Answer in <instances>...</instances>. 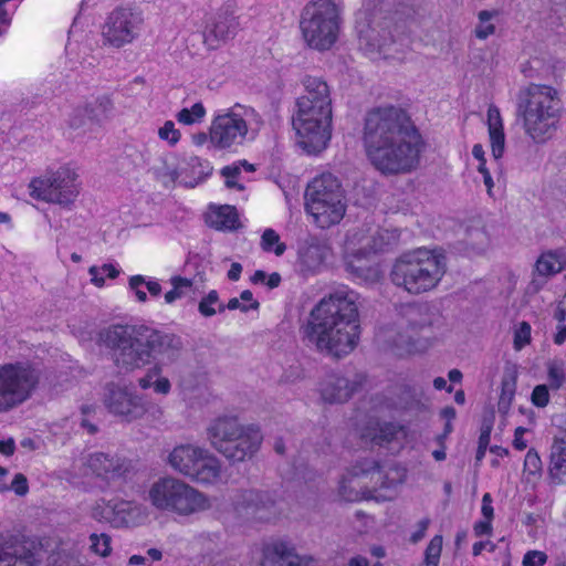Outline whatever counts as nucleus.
Here are the masks:
<instances>
[{"label": "nucleus", "instance_id": "nucleus-1", "mask_svg": "<svg viewBox=\"0 0 566 566\" xmlns=\"http://www.w3.org/2000/svg\"><path fill=\"white\" fill-rule=\"evenodd\" d=\"M363 142L371 165L390 176L416 169L423 147L410 116L397 106L377 107L367 113Z\"/></svg>", "mask_w": 566, "mask_h": 566}, {"label": "nucleus", "instance_id": "nucleus-2", "mask_svg": "<svg viewBox=\"0 0 566 566\" xmlns=\"http://www.w3.org/2000/svg\"><path fill=\"white\" fill-rule=\"evenodd\" d=\"M98 340L109 350L119 374H130L156 361L146 371L154 380L161 377L164 366L179 360L184 349L179 336L143 324L111 325L99 332Z\"/></svg>", "mask_w": 566, "mask_h": 566}, {"label": "nucleus", "instance_id": "nucleus-3", "mask_svg": "<svg viewBox=\"0 0 566 566\" xmlns=\"http://www.w3.org/2000/svg\"><path fill=\"white\" fill-rule=\"evenodd\" d=\"M300 334L306 347L318 354L342 358L359 340V313L356 294L339 290L323 297L308 313Z\"/></svg>", "mask_w": 566, "mask_h": 566}, {"label": "nucleus", "instance_id": "nucleus-4", "mask_svg": "<svg viewBox=\"0 0 566 566\" xmlns=\"http://www.w3.org/2000/svg\"><path fill=\"white\" fill-rule=\"evenodd\" d=\"M557 91L547 85L531 84L518 95L517 113L525 133L536 143L549 139L559 117Z\"/></svg>", "mask_w": 566, "mask_h": 566}, {"label": "nucleus", "instance_id": "nucleus-5", "mask_svg": "<svg viewBox=\"0 0 566 566\" xmlns=\"http://www.w3.org/2000/svg\"><path fill=\"white\" fill-rule=\"evenodd\" d=\"M446 273L442 254L427 249H417L401 254L390 272L392 283L410 294H420L434 289Z\"/></svg>", "mask_w": 566, "mask_h": 566}, {"label": "nucleus", "instance_id": "nucleus-6", "mask_svg": "<svg viewBox=\"0 0 566 566\" xmlns=\"http://www.w3.org/2000/svg\"><path fill=\"white\" fill-rule=\"evenodd\" d=\"M147 500L157 511L181 517L196 515L212 507L207 494L174 476L156 480L147 491Z\"/></svg>", "mask_w": 566, "mask_h": 566}, {"label": "nucleus", "instance_id": "nucleus-7", "mask_svg": "<svg viewBox=\"0 0 566 566\" xmlns=\"http://www.w3.org/2000/svg\"><path fill=\"white\" fill-rule=\"evenodd\" d=\"M262 124L259 113L239 103L216 115L209 128V143L219 150H232L254 139Z\"/></svg>", "mask_w": 566, "mask_h": 566}, {"label": "nucleus", "instance_id": "nucleus-8", "mask_svg": "<svg viewBox=\"0 0 566 566\" xmlns=\"http://www.w3.org/2000/svg\"><path fill=\"white\" fill-rule=\"evenodd\" d=\"M305 209L317 227L328 229L342 221L346 212L345 192L332 174L315 177L305 190Z\"/></svg>", "mask_w": 566, "mask_h": 566}, {"label": "nucleus", "instance_id": "nucleus-9", "mask_svg": "<svg viewBox=\"0 0 566 566\" xmlns=\"http://www.w3.org/2000/svg\"><path fill=\"white\" fill-rule=\"evenodd\" d=\"M339 28L340 9L333 0H312L301 11L300 30L311 49L329 50L337 41Z\"/></svg>", "mask_w": 566, "mask_h": 566}, {"label": "nucleus", "instance_id": "nucleus-10", "mask_svg": "<svg viewBox=\"0 0 566 566\" xmlns=\"http://www.w3.org/2000/svg\"><path fill=\"white\" fill-rule=\"evenodd\" d=\"M167 464L177 473L201 484H214L221 479V462L209 450L197 444L176 446Z\"/></svg>", "mask_w": 566, "mask_h": 566}, {"label": "nucleus", "instance_id": "nucleus-11", "mask_svg": "<svg viewBox=\"0 0 566 566\" xmlns=\"http://www.w3.org/2000/svg\"><path fill=\"white\" fill-rule=\"evenodd\" d=\"M332 108L311 105L307 101L296 104L293 127L297 144L308 154H316L326 148L331 139Z\"/></svg>", "mask_w": 566, "mask_h": 566}, {"label": "nucleus", "instance_id": "nucleus-12", "mask_svg": "<svg viewBox=\"0 0 566 566\" xmlns=\"http://www.w3.org/2000/svg\"><path fill=\"white\" fill-rule=\"evenodd\" d=\"M39 381V370L30 365L17 363L0 366V413L28 400Z\"/></svg>", "mask_w": 566, "mask_h": 566}, {"label": "nucleus", "instance_id": "nucleus-13", "mask_svg": "<svg viewBox=\"0 0 566 566\" xmlns=\"http://www.w3.org/2000/svg\"><path fill=\"white\" fill-rule=\"evenodd\" d=\"M30 195L46 202L70 206L80 193L77 172L69 167H60L30 182Z\"/></svg>", "mask_w": 566, "mask_h": 566}, {"label": "nucleus", "instance_id": "nucleus-14", "mask_svg": "<svg viewBox=\"0 0 566 566\" xmlns=\"http://www.w3.org/2000/svg\"><path fill=\"white\" fill-rule=\"evenodd\" d=\"M143 11L137 8L118 7L105 19L101 35L103 43L120 49L138 39L144 27Z\"/></svg>", "mask_w": 566, "mask_h": 566}, {"label": "nucleus", "instance_id": "nucleus-15", "mask_svg": "<svg viewBox=\"0 0 566 566\" xmlns=\"http://www.w3.org/2000/svg\"><path fill=\"white\" fill-rule=\"evenodd\" d=\"M439 321L438 314L433 313L426 304L408 305L403 310V318L399 323L400 329L392 338V345L400 349L411 352L416 349L418 336L426 337L431 332V327Z\"/></svg>", "mask_w": 566, "mask_h": 566}, {"label": "nucleus", "instance_id": "nucleus-16", "mask_svg": "<svg viewBox=\"0 0 566 566\" xmlns=\"http://www.w3.org/2000/svg\"><path fill=\"white\" fill-rule=\"evenodd\" d=\"M102 401L109 413L128 422L140 419L148 411V403L142 396L115 381L104 386Z\"/></svg>", "mask_w": 566, "mask_h": 566}, {"label": "nucleus", "instance_id": "nucleus-17", "mask_svg": "<svg viewBox=\"0 0 566 566\" xmlns=\"http://www.w3.org/2000/svg\"><path fill=\"white\" fill-rule=\"evenodd\" d=\"M92 517L120 528L142 524L147 518V513L146 509L136 502L117 500L97 503L92 510Z\"/></svg>", "mask_w": 566, "mask_h": 566}, {"label": "nucleus", "instance_id": "nucleus-18", "mask_svg": "<svg viewBox=\"0 0 566 566\" xmlns=\"http://www.w3.org/2000/svg\"><path fill=\"white\" fill-rule=\"evenodd\" d=\"M256 566H318L313 555L297 553L295 544L286 538L263 543Z\"/></svg>", "mask_w": 566, "mask_h": 566}, {"label": "nucleus", "instance_id": "nucleus-19", "mask_svg": "<svg viewBox=\"0 0 566 566\" xmlns=\"http://www.w3.org/2000/svg\"><path fill=\"white\" fill-rule=\"evenodd\" d=\"M234 510L245 516L270 520L277 515L274 495L263 490H241L233 497Z\"/></svg>", "mask_w": 566, "mask_h": 566}, {"label": "nucleus", "instance_id": "nucleus-20", "mask_svg": "<svg viewBox=\"0 0 566 566\" xmlns=\"http://www.w3.org/2000/svg\"><path fill=\"white\" fill-rule=\"evenodd\" d=\"M364 381L365 377L360 374H329L321 382L322 399L329 403H343L361 388Z\"/></svg>", "mask_w": 566, "mask_h": 566}, {"label": "nucleus", "instance_id": "nucleus-21", "mask_svg": "<svg viewBox=\"0 0 566 566\" xmlns=\"http://www.w3.org/2000/svg\"><path fill=\"white\" fill-rule=\"evenodd\" d=\"M239 20L232 10L221 8L213 14L203 31L205 43L210 49H217L221 43L232 39L239 29Z\"/></svg>", "mask_w": 566, "mask_h": 566}, {"label": "nucleus", "instance_id": "nucleus-22", "mask_svg": "<svg viewBox=\"0 0 566 566\" xmlns=\"http://www.w3.org/2000/svg\"><path fill=\"white\" fill-rule=\"evenodd\" d=\"M263 436L255 424H244L241 433L231 441L222 455L232 462L251 459L260 449Z\"/></svg>", "mask_w": 566, "mask_h": 566}, {"label": "nucleus", "instance_id": "nucleus-23", "mask_svg": "<svg viewBox=\"0 0 566 566\" xmlns=\"http://www.w3.org/2000/svg\"><path fill=\"white\" fill-rule=\"evenodd\" d=\"M41 563L33 543L13 541L0 548V566H39Z\"/></svg>", "mask_w": 566, "mask_h": 566}, {"label": "nucleus", "instance_id": "nucleus-24", "mask_svg": "<svg viewBox=\"0 0 566 566\" xmlns=\"http://www.w3.org/2000/svg\"><path fill=\"white\" fill-rule=\"evenodd\" d=\"M244 423H241L237 417L223 416L214 419L207 428V437L210 444L219 452L223 453L224 448L235 437L241 433V428Z\"/></svg>", "mask_w": 566, "mask_h": 566}, {"label": "nucleus", "instance_id": "nucleus-25", "mask_svg": "<svg viewBox=\"0 0 566 566\" xmlns=\"http://www.w3.org/2000/svg\"><path fill=\"white\" fill-rule=\"evenodd\" d=\"M356 472L363 476L364 483L369 491L370 500H385L387 496L377 495L376 492L382 489H389L395 484V480L390 479L388 473L381 470L379 463L373 459H365L356 463Z\"/></svg>", "mask_w": 566, "mask_h": 566}, {"label": "nucleus", "instance_id": "nucleus-26", "mask_svg": "<svg viewBox=\"0 0 566 566\" xmlns=\"http://www.w3.org/2000/svg\"><path fill=\"white\" fill-rule=\"evenodd\" d=\"M87 464L96 475L107 480L123 476L129 471L130 462L117 454L95 452L88 457Z\"/></svg>", "mask_w": 566, "mask_h": 566}, {"label": "nucleus", "instance_id": "nucleus-27", "mask_svg": "<svg viewBox=\"0 0 566 566\" xmlns=\"http://www.w3.org/2000/svg\"><path fill=\"white\" fill-rule=\"evenodd\" d=\"M304 94L296 99V104H308L323 108H332L331 91L327 83L317 76L307 75L303 78Z\"/></svg>", "mask_w": 566, "mask_h": 566}, {"label": "nucleus", "instance_id": "nucleus-28", "mask_svg": "<svg viewBox=\"0 0 566 566\" xmlns=\"http://www.w3.org/2000/svg\"><path fill=\"white\" fill-rule=\"evenodd\" d=\"M113 109L114 105L112 99L107 96H102L96 98L94 103L86 105L84 108L75 109L70 124L74 128H80L84 125V117L101 123L112 115Z\"/></svg>", "mask_w": 566, "mask_h": 566}, {"label": "nucleus", "instance_id": "nucleus-29", "mask_svg": "<svg viewBox=\"0 0 566 566\" xmlns=\"http://www.w3.org/2000/svg\"><path fill=\"white\" fill-rule=\"evenodd\" d=\"M548 473L555 484L566 481V432L562 437H554L551 447Z\"/></svg>", "mask_w": 566, "mask_h": 566}, {"label": "nucleus", "instance_id": "nucleus-30", "mask_svg": "<svg viewBox=\"0 0 566 566\" xmlns=\"http://www.w3.org/2000/svg\"><path fill=\"white\" fill-rule=\"evenodd\" d=\"M360 39L365 40L366 44L369 45L371 50L384 51L394 42L390 21L385 20L382 23H376L374 21L368 29L360 31Z\"/></svg>", "mask_w": 566, "mask_h": 566}, {"label": "nucleus", "instance_id": "nucleus-31", "mask_svg": "<svg viewBox=\"0 0 566 566\" xmlns=\"http://www.w3.org/2000/svg\"><path fill=\"white\" fill-rule=\"evenodd\" d=\"M488 128L493 157L499 159L504 153L505 135L500 109L495 105L488 108Z\"/></svg>", "mask_w": 566, "mask_h": 566}, {"label": "nucleus", "instance_id": "nucleus-32", "mask_svg": "<svg viewBox=\"0 0 566 566\" xmlns=\"http://www.w3.org/2000/svg\"><path fill=\"white\" fill-rule=\"evenodd\" d=\"M363 476L356 472V464L352 468L348 476H346L339 486V493L345 501L357 502L361 500H370L369 491L364 484Z\"/></svg>", "mask_w": 566, "mask_h": 566}, {"label": "nucleus", "instance_id": "nucleus-33", "mask_svg": "<svg viewBox=\"0 0 566 566\" xmlns=\"http://www.w3.org/2000/svg\"><path fill=\"white\" fill-rule=\"evenodd\" d=\"M566 264L565 254L559 251H547L542 253L535 265L534 273L544 280L559 273Z\"/></svg>", "mask_w": 566, "mask_h": 566}, {"label": "nucleus", "instance_id": "nucleus-34", "mask_svg": "<svg viewBox=\"0 0 566 566\" xmlns=\"http://www.w3.org/2000/svg\"><path fill=\"white\" fill-rule=\"evenodd\" d=\"M329 249L319 243H312L300 251V261L310 271H316L326 261Z\"/></svg>", "mask_w": 566, "mask_h": 566}, {"label": "nucleus", "instance_id": "nucleus-35", "mask_svg": "<svg viewBox=\"0 0 566 566\" xmlns=\"http://www.w3.org/2000/svg\"><path fill=\"white\" fill-rule=\"evenodd\" d=\"M516 386H517V374L516 371H510L505 373L502 377L501 381V395L499 398V411L502 413H507L515 392H516Z\"/></svg>", "mask_w": 566, "mask_h": 566}, {"label": "nucleus", "instance_id": "nucleus-36", "mask_svg": "<svg viewBox=\"0 0 566 566\" xmlns=\"http://www.w3.org/2000/svg\"><path fill=\"white\" fill-rule=\"evenodd\" d=\"M219 230H234L239 224L238 212L234 207L223 206L214 212L212 221Z\"/></svg>", "mask_w": 566, "mask_h": 566}, {"label": "nucleus", "instance_id": "nucleus-37", "mask_svg": "<svg viewBox=\"0 0 566 566\" xmlns=\"http://www.w3.org/2000/svg\"><path fill=\"white\" fill-rule=\"evenodd\" d=\"M465 244L474 253H483L490 247V237L483 228H473L468 231Z\"/></svg>", "mask_w": 566, "mask_h": 566}, {"label": "nucleus", "instance_id": "nucleus-38", "mask_svg": "<svg viewBox=\"0 0 566 566\" xmlns=\"http://www.w3.org/2000/svg\"><path fill=\"white\" fill-rule=\"evenodd\" d=\"M548 387L558 390L566 381L565 364L563 360H552L547 363Z\"/></svg>", "mask_w": 566, "mask_h": 566}, {"label": "nucleus", "instance_id": "nucleus-39", "mask_svg": "<svg viewBox=\"0 0 566 566\" xmlns=\"http://www.w3.org/2000/svg\"><path fill=\"white\" fill-rule=\"evenodd\" d=\"M206 115V108L202 103H196L191 108H182L176 115L179 123L185 125H192L199 123Z\"/></svg>", "mask_w": 566, "mask_h": 566}, {"label": "nucleus", "instance_id": "nucleus-40", "mask_svg": "<svg viewBox=\"0 0 566 566\" xmlns=\"http://www.w3.org/2000/svg\"><path fill=\"white\" fill-rule=\"evenodd\" d=\"M497 14L496 11L482 10L479 12L478 18L480 23L475 28V36L480 40H485L495 32V27L489 21Z\"/></svg>", "mask_w": 566, "mask_h": 566}, {"label": "nucleus", "instance_id": "nucleus-41", "mask_svg": "<svg viewBox=\"0 0 566 566\" xmlns=\"http://www.w3.org/2000/svg\"><path fill=\"white\" fill-rule=\"evenodd\" d=\"M261 247L264 251H273L276 255H282L286 249L284 243H280V235L273 229H266L263 232Z\"/></svg>", "mask_w": 566, "mask_h": 566}, {"label": "nucleus", "instance_id": "nucleus-42", "mask_svg": "<svg viewBox=\"0 0 566 566\" xmlns=\"http://www.w3.org/2000/svg\"><path fill=\"white\" fill-rule=\"evenodd\" d=\"M170 283L172 285V290L168 291L165 294V301L168 304H171L176 300L182 297L185 294V290L192 286V282L189 279L182 276H172L170 279Z\"/></svg>", "mask_w": 566, "mask_h": 566}, {"label": "nucleus", "instance_id": "nucleus-43", "mask_svg": "<svg viewBox=\"0 0 566 566\" xmlns=\"http://www.w3.org/2000/svg\"><path fill=\"white\" fill-rule=\"evenodd\" d=\"M397 433L398 427L396 424L391 422L378 423L371 440L376 444L381 446L394 440Z\"/></svg>", "mask_w": 566, "mask_h": 566}, {"label": "nucleus", "instance_id": "nucleus-44", "mask_svg": "<svg viewBox=\"0 0 566 566\" xmlns=\"http://www.w3.org/2000/svg\"><path fill=\"white\" fill-rule=\"evenodd\" d=\"M91 549L103 557H106L111 554V536L102 533V534H91L90 535Z\"/></svg>", "mask_w": 566, "mask_h": 566}, {"label": "nucleus", "instance_id": "nucleus-45", "mask_svg": "<svg viewBox=\"0 0 566 566\" xmlns=\"http://www.w3.org/2000/svg\"><path fill=\"white\" fill-rule=\"evenodd\" d=\"M442 551V537L436 535L426 548V566H438Z\"/></svg>", "mask_w": 566, "mask_h": 566}, {"label": "nucleus", "instance_id": "nucleus-46", "mask_svg": "<svg viewBox=\"0 0 566 566\" xmlns=\"http://www.w3.org/2000/svg\"><path fill=\"white\" fill-rule=\"evenodd\" d=\"M219 304V294L211 290L198 304L199 313L205 317H211L217 313L216 305Z\"/></svg>", "mask_w": 566, "mask_h": 566}, {"label": "nucleus", "instance_id": "nucleus-47", "mask_svg": "<svg viewBox=\"0 0 566 566\" xmlns=\"http://www.w3.org/2000/svg\"><path fill=\"white\" fill-rule=\"evenodd\" d=\"M155 174L164 185L174 184L179 177L176 166L167 160L163 161L161 167L155 168Z\"/></svg>", "mask_w": 566, "mask_h": 566}, {"label": "nucleus", "instance_id": "nucleus-48", "mask_svg": "<svg viewBox=\"0 0 566 566\" xmlns=\"http://www.w3.org/2000/svg\"><path fill=\"white\" fill-rule=\"evenodd\" d=\"M531 342V325L527 322H521L514 331V348L521 350Z\"/></svg>", "mask_w": 566, "mask_h": 566}, {"label": "nucleus", "instance_id": "nucleus-49", "mask_svg": "<svg viewBox=\"0 0 566 566\" xmlns=\"http://www.w3.org/2000/svg\"><path fill=\"white\" fill-rule=\"evenodd\" d=\"M547 385H537L531 394V402L537 408H545L549 403V390Z\"/></svg>", "mask_w": 566, "mask_h": 566}, {"label": "nucleus", "instance_id": "nucleus-50", "mask_svg": "<svg viewBox=\"0 0 566 566\" xmlns=\"http://www.w3.org/2000/svg\"><path fill=\"white\" fill-rule=\"evenodd\" d=\"M391 235L388 230H378L371 238V244H369V249L373 252H382L390 244Z\"/></svg>", "mask_w": 566, "mask_h": 566}, {"label": "nucleus", "instance_id": "nucleus-51", "mask_svg": "<svg viewBox=\"0 0 566 566\" xmlns=\"http://www.w3.org/2000/svg\"><path fill=\"white\" fill-rule=\"evenodd\" d=\"M158 135L160 139L167 140L171 146L176 145L181 136L171 120H167L164 126L159 128Z\"/></svg>", "mask_w": 566, "mask_h": 566}, {"label": "nucleus", "instance_id": "nucleus-52", "mask_svg": "<svg viewBox=\"0 0 566 566\" xmlns=\"http://www.w3.org/2000/svg\"><path fill=\"white\" fill-rule=\"evenodd\" d=\"M9 489H12L17 495L24 496L29 492V484L25 475L22 473H17L11 483V488L3 486L0 489V491L3 492L8 491Z\"/></svg>", "mask_w": 566, "mask_h": 566}, {"label": "nucleus", "instance_id": "nucleus-53", "mask_svg": "<svg viewBox=\"0 0 566 566\" xmlns=\"http://www.w3.org/2000/svg\"><path fill=\"white\" fill-rule=\"evenodd\" d=\"M524 468L532 474H535L541 471L542 460L537 451H535L534 449L527 451L525 455Z\"/></svg>", "mask_w": 566, "mask_h": 566}, {"label": "nucleus", "instance_id": "nucleus-54", "mask_svg": "<svg viewBox=\"0 0 566 566\" xmlns=\"http://www.w3.org/2000/svg\"><path fill=\"white\" fill-rule=\"evenodd\" d=\"M547 555L541 551H530L523 557V566H543Z\"/></svg>", "mask_w": 566, "mask_h": 566}, {"label": "nucleus", "instance_id": "nucleus-55", "mask_svg": "<svg viewBox=\"0 0 566 566\" xmlns=\"http://www.w3.org/2000/svg\"><path fill=\"white\" fill-rule=\"evenodd\" d=\"M145 283L143 275H134L129 279V287L135 291L136 297L139 302L147 301V294L138 287Z\"/></svg>", "mask_w": 566, "mask_h": 566}, {"label": "nucleus", "instance_id": "nucleus-56", "mask_svg": "<svg viewBox=\"0 0 566 566\" xmlns=\"http://www.w3.org/2000/svg\"><path fill=\"white\" fill-rule=\"evenodd\" d=\"M482 515L485 520L492 521L494 516L493 506H492V497L490 493H485L482 497Z\"/></svg>", "mask_w": 566, "mask_h": 566}, {"label": "nucleus", "instance_id": "nucleus-57", "mask_svg": "<svg viewBox=\"0 0 566 566\" xmlns=\"http://www.w3.org/2000/svg\"><path fill=\"white\" fill-rule=\"evenodd\" d=\"M170 389H171V385H170V381L168 378L159 377V378L155 379V381H154L155 392L166 396L170 392Z\"/></svg>", "mask_w": 566, "mask_h": 566}, {"label": "nucleus", "instance_id": "nucleus-58", "mask_svg": "<svg viewBox=\"0 0 566 566\" xmlns=\"http://www.w3.org/2000/svg\"><path fill=\"white\" fill-rule=\"evenodd\" d=\"M88 273L91 275L92 283L97 286L102 287L105 284V280L103 277V272H101V268L93 265L88 269Z\"/></svg>", "mask_w": 566, "mask_h": 566}, {"label": "nucleus", "instance_id": "nucleus-59", "mask_svg": "<svg viewBox=\"0 0 566 566\" xmlns=\"http://www.w3.org/2000/svg\"><path fill=\"white\" fill-rule=\"evenodd\" d=\"M525 432H526V429L523 427H517L514 432L513 446L515 449H517L520 451L526 449V447H527L526 441L523 438Z\"/></svg>", "mask_w": 566, "mask_h": 566}, {"label": "nucleus", "instance_id": "nucleus-60", "mask_svg": "<svg viewBox=\"0 0 566 566\" xmlns=\"http://www.w3.org/2000/svg\"><path fill=\"white\" fill-rule=\"evenodd\" d=\"M478 171L483 176V182L488 189V193L491 195L492 188L494 186L492 176L486 168L485 164L481 163L478 166Z\"/></svg>", "mask_w": 566, "mask_h": 566}, {"label": "nucleus", "instance_id": "nucleus-61", "mask_svg": "<svg viewBox=\"0 0 566 566\" xmlns=\"http://www.w3.org/2000/svg\"><path fill=\"white\" fill-rule=\"evenodd\" d=\"M429 526V520H421L419 523H418V531L415 532L412 535H411V542L412 543H417L419 542L420 539L423 538L424 534H426V531Z\"/></svg>", "mask_w": 566, "mask_h": 566}, {"label": "nucleus", "instance_id": "nucleus-62", "mask_svg": "<svg viewBox=\"0 0 566 566\" xmlns=\"http://www.w3.org/2000/svg\"><path fill=\"white\" fill-rule=\"evenodd\" d=\"M492 531L491 521L484 520L475 523L474 525V534L476 536H482L484 534H490Z\"/></svg>", "mask_w": 566, "mask_h": 566}, {"label": "nucleus", "instance_id": "nucleus-63", "mask_svg": "<svg viewBox=\"0 0 566 566\" xmlns=\"http://www.w3.org/2000/svg\"><path fill=\"white\" fill-rule=\"evenodd\" d=\"M15 444L14 440L12 438H9L8 440H1L0 439V453L9 457L14 453Z\"/></svg>", "mask_w": 566, "mask_h": 566}, {"label": "nucleus", "instance_id": "nucleus-64", "mask_svg": "<svg viewBox=\"0 0 566 566\" xmlns=\"http://www.w3.org/2000/svg\"><path fill=\"white\" fill-rule=\"evenodd\" d=\"M495 548V545L492 544L491 542L486 541V542H476L474 545H473V548H472V553L474 556H478L480 555L484 549H489L490 552H493Z\"/></svg>", "mask_w": 566, "mask_h": 566}]
</instances>
